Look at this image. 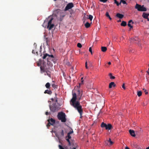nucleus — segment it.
<instances>
[{"mask_svg":"<svg viewBox=\"0 0 149 149\" xmlns=\"http://www.w3.org/2000/svg\"><path fill=\"white\" fill-rule=\"evenodd\" d=\"M48 122H50L51 125H53L55 123V121L54 119L52 118H51L50 119H48Z\"/></svg>","mask_w":149,"mask_h":149,"instance_id":"9b49d317","label":"nucleus"},{"mask_svg":"<svg viewBox=\"0 0 149 149\" xmlns=\"http://www.w3.org/2000/svg\"><path fill=\"white\" fill-rule=\"evenodd\" d=\"M109 76L110 77V79H114L115 78V77L114 76H112V74L111 73H109Z\"/></svg>","mask_w":149,"mask_h":149,"instance_id":"bb28decb","label":"nucleus"},{"mask_svg":"<svg viewBox=\"0 0 149 149\" xmlns=\"http://www.w3.org/2000/svg\"><path fill=\"white\" fill-rule=\"evenodd\" d=\"M129 132L130 134L133 137H135L136 136L135 132L133 130H129Z\"/></svg>","mask_w":149,"mask_h":149,"instance_id":"f8f14e48","label":"nucleus"},{"mask_svg":"<svg viewBox=\"0 0 149 149\" xmlns=\"http://www.w3.org/2000/svg\"><path fill=\"white\" fill-rule=\"evenodd\" d=\"M81 95L77 96L76 93H72V97L70 101V105L77 110L79 113L80 118L82 117L83 111L82 106L81 105L79 100H81Z\"/></svg>","mask_w":149,"mask_h":149,"instance_id":"f257e3e1","label":"nucleus"},{"mask_svg":"<svg viewBox=\"0 0 149 149\" xmlns=\"http://www.w3.org/2000/svg\"><path fill=\"white\" fill-rule=\"evenodd\" d=\"M93 16L91 15H88V18L91 20V21L93 19Z\"/></svg>","mask_w":149,"mask_h":149,"instance_id":"f704fd0d","label":"nucleus"},{"mask_svg":"<svg viewBox=\"0 0 149 149\" xmlns=\"http://www.w3.org/2000/svg\"><path fill=\"white\" fill-rule=\"evenodd\" d=\"M116 85L115 84V83L113 82H111L109 84V88H111L112 87H115Z\"/></svg>","mask_w":149,"mask_h":149,"instance_id":"2eb2a0df","label":"nucleus"},{"mask_svg":"<svg viewBox=\"0 0 149 149\" xmlns=\"http://www.w3.org/2000/svg\"><path fill=\"white\" fill-rule=\"evenodd\" d=\"M54 58V56L53 55H49L48 54V57L47 58V64L49 62V61H53V59Z\"/></svg>","mask_w":149,"mask_h":149,"instance_id":"1a4fd4ad","label":"nucleus"},{"mask_svg":"<svg viewBox=\"0 0 149 149\" xmlns=\"http://www.w3.org/2000/svg\"><path fill=\"white\" fill-rule=\"evenodd\" d=\"M120 21H121L120 20L119 21H118V22H120Z\"/></svg>","mask_w":149,"mask_h":149,"instance_id":"69168bd1","label":"nucleus"},{"mask_svg":"<svg viewBox=\"0 0 149 149\" xmlns=\"http://www.w3.org/2000/svg\"><path fill=\"white\" fill-rule=\"evenodd\" d=\"M112 127V125L111 124H109L107 125L105 129L106 130H110L111 129Z\"/></svg>","mask_w":149,"mask_h":149,"instance_id":"dca6fc26","label":"nucleus"},{"mask_svg":"<svg viewBox=\"0 0 149 149\" xmlns=\"http://www.w3.org/2000/svg\"><path fill=\"white\" fill-rule=\"evenodd\" d=\"M130 29L133 28V26L132 25L130 26Z\"/></svg>","mask_w":149,"mask_h":149,"instance_id":"4d7b16f0","label":"nucleus"},{"mask_svg":"<svg viewBox=\"0 0 149 149\" xmlns=\"http://www.w3.org/2000/svg\"><path fill=\"white\" fill-rule=\"evenodd\" d=\"M66 115L64 113L61 112L58 113L57 117L58 119L62 122H65L66 121Z\"/></svg>","mask_w":149,"mask_h":149,"instance_id":"7ed1b4c3","label":"nucleus"},{"mask_svg":"<svg viewBox=\"0 0 149 149\" xmlns=\"http://www.w3.org/2000/svg\"><path fill=\"white\" fill-rule=\"evenodd\" d=\"M114 3L116 4L117 6H118L120 4V3H119L118 1H117L116 0H115Z\"/></svg>","mask_w":149,"mask_h":149,"instance_id":"c9c22d12","label":"nucleus"},{"mask_svg":"<svg viewBox=\"0 0 149 149\" xmlns=\"http://www.w3.org/2000/svg\"><path fill=\"white\" fill-rule=\"evenodd\" d=\"M125 84H123L122 86V87L124 89H125Z\"/></svg>","mask_w":149,"mask_h":149,"instance_id":"de8ad7c7","label":"nucleus"},{"mask_svg":"<svg viewBox=\"0 0 149 149\" xmlns=\"http://www.w3.org/2000/svg\"><path fill=\"white\" fill-rule=\"evenodd\" d=\"M108 0H100V1L103 2V3L106 2Z\"/></svg>","mask_w":149,"mask_h":149,"instance_id":"79ce46f5","label":"nucleus"},{"mask_svg":"<svg viewBox=\"0 0 149 149\" xmlns=\"http://www.w3.org/2000/svg\"><path fill=\"white\" fill-rule=\"evenodd\" d=\"M47 89H50V84L49 83H47L45 85Z\"/></svg>","mask_w":149,"mask_h":149,"instance_id":"6ab92c4d","label":"nucleus"},{"mask_svg":"<svg viewBox=\"0 0 149 149\" xmlns=\"http://www.w3.org/2000/svg\"><path fill=\"white\" fill-rule=\"evenodd\" d=\"M111 42L110 41H109V45L111 43Z\"/></svg>","mask_w":149,"mask_h":149,"instance_id":"052dcab7","label":"nucleus"},{"mask_svg":"<svg viewBox=\"0 0 149 149\" xmlns=\"http://www.w3.org/2000/svg\"><path fill=\"white\" fill-rule=\"evenodd\" d=\"M116 16L120 19H122L124 17V15L119 13H118L116 15Z\"/></svg>","mask_w":149,"mask_h":149,"instance_id":"4468645a","label":"nucleus"},{"mask_svg":"<svg viewBox=\"0 0 149 149\" xmlns=\"http://www.w3.org/2000/svg\"><path fill=\"white\" fill-rule=\"evenodd\" d=\"M71 137L70 135L67 134V136L65 137L66 140L68 142V145L69 146H73L74 145V142L73 140H70Z\"/></svg>","mask_w":149,"mask_h":149,"instance_id":"39448f33","label":"nucleus"},{"mask_svg":"<svg viewBox=\"0 0 149 149\" xmlns=\"http://www.w3.org/2000/svg\"><path fill=\"white\" fill-rule=\"evenodd\" d=\"M73 131L72 130V131H70V132H69L68 133V134H69V135H70V134H72V133H73Z\"/></svg>","mask_w":149,"mask_h":149,"instance_id":"8fccbe9b","label":"nucleus"},{"mask_svg":"<svg viewBox=\"0 0 149 149\" xmlns=\"http://www.w3.org/2000/svg\"><path fill=\"white\" fill-rule=\"evenodd\" d=\"M60 133L62 136H64V131H63V130H61V131L60 132Z\"/></svg>","mask_w":149,"mask_h":149,"instance_id":"58836bf2","label":"nucleus"},{"mask_svg":"<svg viewBox=\"0 0 149 149\" xmlns=\"http://www.w3.org/2000/svg\"><path fill=\"white\" fill-rule=\"evenodd\" d=\"M48 54H45L44 55V56L42 57V58L43 59H45L46 58H47V57H48Z\"/></svg>","mask_w":149,"mask_h":149,"instance_id":"cd10ccee","label":"nucleus"},{"mask_svg":"<svg viewBox=\"0 0 149 149\" xmlns=\"http://www.w3.org/2000/svg\"><path fill=\"white\" fill-rule=\"evenodd\" d=\"M32 53H33L35 54V52L34 51V50H33L32 51Z\"/></svg>","mask_w":149,"mask_h":149,"instance_id":"603ef678","label":"nucleus"},{"mask_svg":"<svg viewBox=\"0 0 149 149\" xmlns=\"http://www.w3.org/2000/svg\"><path fill=\"white\" fill-rule=\"evenodd\" d=\"M46 40H47V38H46Z\"/></svg>","mask_w":149,"mask_h":149,"instance_id":"338daca9","label":"nucleus"},{"mask_svg":"<svg viewBox=\"0 0 149 149\" xmlns=\"http://www.w3.org/2000/svg\"><path fill=\"white\" fill-rule=\"evenodd\" d=\"M51 124L50 122H48V124L47 125V126L48 128H49L50 125H51Z\"/></svg>","mask_w":149,"mask_h":149,"instance_id":"ea45409f","label":"nucleus"},{"mask_svg":"<svg viewBox=\"0 0 149 149\" xmlns=\"http://www.w3.org/2000/svg\"><path fill=\"white\" fill-rule=\"evenodd\" d=\"M122 3L123 4H126V2L124 0H121L120 3Z\"/></svg>","mask_w":149,"mask_h":149,"instance_id":"e433bc0d","label":"nucleus"},{"mask_svg":"<svg viewBox=\"0 0 149 149\" xmlns=\"http://www.w3.org/2000/svg\"><path fill=\"white\" fill-rule=\"evenodd\" d=\"M40 68L42 73L44 72L45 71L49 70L50 69L47 65H45L44 64L41 65Z\"/></svg>","mask_w":149,"mask_h":149,"instance_id":"423d86ee","label":"nucleus"},{"mask_svg":"<svg viewBox=\"0 0 149 149\" xmlns=\"http://www.w3.org/2000/svg\"><path fill=\"white\" fill-rule=\"evenodd\" d=\"M44 93L45 94H47L49 95H51L52 93V92L50 90L47 89L45 91Z\"/></svg>","mask_w":149,"mask_h":149,"instance_id":"ddd939ff","label":"nucleus"},{"mask_svg":"<svg viewBox=\"0 0 149 149\" xmlns=\"http://www.w3.org/2000/svg\"><path fill=\"white\" fill-rule=\"evenodd\" d=\"M131 23H132V24H133L134 23V22H133L132 20H130L129 21L128 23L127 24V25L128 26L130 27L131 26V25L130 24Z\"/></svg>","mask_w":149,"mask_h":149,"instance_id":"393cba45","label":"nucleus"},{"mask_svg":"<svg viewBox=\"0 0 149 149\" xmlns=\"http://www.w3.org/2000/svg\"><path fill=\"white\" fill-rule=\"evenodd\" d=\"M58 147L60 149H65L62 147V146H61L60 145H59L58 146Z\"/></svg>","mask_w":149,"mask_h":149,"instance_id":"c03bdc74","label":"nucleus"},{"mask_svg":"<svg viewBox=\"0 0 149 149\" xmlns=\"http://www.w3.org/2000/svg\"><path fill=\"white\" fill-rule=\"evenodd\" d=\"M53 19L52 18H51L48 22L47 28L49 30L51 29L54 26V25L53 24H52Z\"/></svg>","mask_w":149,"mask_h":149,"instance_id":"0eeeda50","label":"nucleus"},{"mask_svg":"<svg viewBox=\"0 0 149 149\" xmlns=\"http://www.w3.org/2000/svg\"><path fill=\"white\" fill-rule=\"evenodd\" d=\"M85 26L86 28H88L91 25L89 23L87 22L85 24Z\"/></svg>","mask_w":149,"mask_h":149,"instance_id":"b1692460","label":"nucleus"},{"mask_svg":"<svg viewBox=\"0 0 149 149\" xmlns=\"http://www.w3.org/2000/svg\"><path fill=\"white\" fill-rule=\"evenodd\" d=\"M49 108L51 111L55 112L58 110L60 109V105L58 103H54L52 106L49 105Z\"/></svg>","mask_w":149,"mask_h":149,"instance_id":"f03ea898","label":"nucleus"},{"mask_svg":"<svg viewBox=\"0 0 149 149\" xmlns=\"http://www.w3.org/2000/svg\"><path fill=\"white\" fill-rule=\"evenodd\" d=\"M142 95V92L141 91H139L137 92V95L139 97L141 96Z\"/></svg>","mask_w":149,"mask_h":149,"instance_id":"473e14b6","label":"nucleus"},{"mask_svg":"<svg viewBox=\"0 0 149 149\" xmlns=\"http://www.w3.org/2000/svg\"><path fill=\"white\" fill-rule=\"evenodd\" d=\"M49 114H50L49 113V112H45V114L46 115H47Z\"/></svg>","mask_w":149,"mask_h":149,"instance_id":"3c124183","label":"nucleus"},{"mask_svg":"<svg viewBox=\"0 0 149 149\" xmlns=\"http://www.w3.org/2000/svg\"><path fill=\"white\" fill-rule=\"evenodd\" d=\"M101 50L103 52H105L107 50V48L106 47H101Z\"/></svg>","mask_w":149,"mask_h":149,"instance_id":"4be33fe9","label":"nucleus"},{"mask_svg":"<svg viewBox=\"0 0 149 149\" xmlns=\"http://www.w3.org/2000/svg\"><path fill=\"white\" fill-rule=\"evenodd\" d=\"M65 16V14H64L62 13L60 17V21H62L63 18Z\"/></svg>","mask_w":149,"mask_h":149,"instance_id":"aec40b11","label":"nucleus"},{"mask_svg":"<svg viewBox=\"0 0 149 149\" xmlns=\"http://www.w3.org/2000/svg\"><path fill=\"white\" fill-rule=\"evenodd\" d=\"M146 149H149V146L146 148Z\"/></svg>","mask_w":149,"mask_h":149,"instance_id":"e2e57ef3","label":"nucleus"},{"mask_svg":"<svg viewBox=\"0 0 149 149\" xmlns=\"http://www.w3.org/2000/svg\"><path fill=\"white\" fill-rule=\"evenodd\" d=\"M125 149H130V148L126 146L125 147Z\"/></svg>","mask_w":149,"mask_h":149,"instance_id":"864d4df0","label":"nucleus"},{"mask_svg":"<svg viewBox=\"0 0 149 149\" xmlns=\"http://www.w3.org/2000/svg\"><path fill=\"white\" fill-rule=\"evenodd\" d=\"M143 90L144 91V92L145 93L146 95L148 94V93L146 89H145L144 88H143Z\"/></svg>","mask_w":149,"mask_h":149,"instance_id":"a19ab883","label":"nucleus"},{"mask_svg":"<svg viewBox=\"0 0 149 149\" xmlns=\"http://www.w3.org/2000/svg\"><path fill=\"white\" fill-rule=\"evenodd\" d=\"M85 67L86 69L88 68V67L87 66V62H86L85 63Z\"/></svg>","mask_w":149,"mask_h":149,"instance_id":"09e8293b","label":"nucleus"},{"mask_svg":"<svg viewBox=\"0 0 149 149\" xmlns=\"http://www.w3.org/2000/svg\"><path fill=\"white\" fill-rule=\"evenodd\" d=\"M129 52H132V50H131V49H129Z\"/></svg>","mask_w":149,"mask_h":149,"instance_id":"5fc2aeb1","label":"nucleus"},{"mask_svg":"<svg viewBox=\"0 0 149 149\" xmlns=\"http://www.w3.org/2000/svg\"><path fill=\"white\" fill-rule=\"evenodd\" d=\"M55 95H56V101H55V102H56L55 103H58L57 102H58V100H57V97H56V95H57V94L56 93L55 94Z\"/></svg>","mask_w":149,"mask_h":149,"instance_id":"a18cd8bd","label":"nucleus"},{"mask_svg":"<svg viewBox=\"0 0 149 149\" xmlns=\"http://www.w3.org/2000/svg\"><path fill=\"white\" fill-rule=\"evenodd\" d=\"M74 7V4L72 3H68L65 7L64 10L65 11L68 10Z\"/></svg>","mask_w":149,"mask_h":149,"instance_id":"6e6552de","label":"nucleus"},{"mask_svg":"<svg viewBox=\"0 0 149 149\" xmlns=\"http://www.w3.org/2000/svg\"><path fill=\"white\" fill-rule=\"evenodd\" d=\"M146 19H147V20L148 21H149V19L148 18H148H146Z\"/></svg>","mask_w":149,"mask_h":149,"instance_id":"13d9d810","label":"nucleus"},{"mask_svg":"<svg viewBox=\"0 0 149 149\" xmlns=\"http://www.w3.org/2000/svg\"><path fill=\"white\" fill-rule=\"evenodd\" d=\"M121 26H125L127 25V23L126 22L123 21L120 24Z\"/></svg>","mask_w":149,"mask_h":149,"instance_id":"412c9836","label":"nucleus"},{"mask_svg":"<svg viewBox=\"0 0 149 149\" xmlns=\"http://www.w3.org/2000/svg\"><path fill=\"white\" fill-rule=\"evenodd\" d=\"M114 0V1H115V0Z\"/></svg>","mask_w":149,"mask_h":149,"instance_id":"774afa93","label":"nucleus"},{"mask_svg":"<svg viewBox=\"0 0 149 149\" xmlns=\"http://www.w3.org/2000/svg\"><path fill=\"white\" fill-rule=\"evenodd\" d=\"M109 146H111L113 143V142L111 140V139H109Z\"/></svg>","mask_w":149,"mask_h":149,"instance_id":"7c9ffc66","label":"nucleus"},{"mask_svg":"<svg viewBox=\"0 0 149 149\" xmlns=\"http://www.w3.org/2000/svg\"><path fill=\"white\" fill-rule=\"evenodd\" d=\"M95 8V6L94 4L93 3L92 6L91 7V8L94 9V8Z\"/></svg>","mask_w":149,"mask_h":149,"instance_id":"49530a36","label":"nucleus"},{"mask_svg":"<svg viewBox=\"0 0 149 149\" xmlns=\"http://www.w3.org/2000/svg\"><path fill=\"white\" fill-rule=\"evenodd\" d=\"M149 15V14H147L145 13H143L142 15V17L145 19L148 18V17Z\"/></svg>","mask_w":149,"mask_h":149,"instance_id":"f3484780","label":"nucleus"},{"mask_svg":"<svg viewBox=\"0 0 149 149\" xmlns=\"http://www.w3.org/2000/svg\"><path fill=\"white\" fill-rule=\"evenodd\" d=\"M135 8L138 11H139L144 12L147 10L146 8L144 7V5H141L138 3H136L135 6Z\"/></svg>","mask_w":149,"mask_h":149,"instance_id":"20e7f679","label":"nucleus"},{"mask_svg":"<svg viewBox=\"0 0 149 149\" xmlns=\"http://www.w3.org/2000/svg\"><path fill=\"white\" fill-rule=\"evenodd\" d=\"M51 100H52V101H54V99H53V98H51Z\"/></svg>","mask_w":149,"mask_h":149,"instance_id":"bf43d9fd","label":"nucleus"},{"mask_svg":"<svg viewBox=\"0 0 149 149\" xmlns=\"http://www.w3.org/2000/svg\"><path fill=\"white\" fill-rule=\"evenodd\" d=\"M131 41H138V43L139 45L141 46V45L139 43V39L138 37H135V38H131Z\"/></svg>","mask_w":149,"mask_h":149,"instance_id":"9d476101","label":"nucleus"},{"mask_svg":"<svg viewBox=\"0 0 149 149\" xmlns=\"http://www.w3.org/2000/svg\"><path fill=\"white\" fill-rule=\"evenodd\" d=\"M108 64L109 65H110L111 64V63L110 62H109L108 63Z\"/></svg>","mask_w":149,"mask_h":149,"instance_id":"6e6d98bb","label":"nucleus"},{"mask_svg":"<svg viewBox=\"0 0 149 149\" xmlns=\"http://www.w3.org/2000/svg\"><path fill=\"white\" fill-rule=\"evenodd\" d=\"M106 16L108 17L110 20H111L112 19L109 15V13L108 12H107L106 13Z\"/></svg>","mask_w":149,"mask_h":149,"instance_id":"a878e982","label":"nucleus"},{"mask_svg":"<svg viewBox=\"0 0 149 149\" xmlns=\"http://www.w3.org/2000/svg\"><path fill=\"white\" fill-rule=\"evenodd\" d=\"M45 72H46V73L45 74V75H46V74L49 77H50V73L51 72L49 70H48L47 71H45Z\"/></svg>","mask_w":149,"mask_h":149,"instance_id":"a211bd4d","label":"nucleus"},{"mask_svg":"<svg viewBox=\"0 0 149 149\" xmlns=\"http://www.w3.org/2000/svg\"><path fill=\"white\" fill-rule=\"evenodd\" d=\"M107 125L104 122H102L101 125V127L102 128L105 127L106 128Z\"/></svg>","mask_w":149,"mask_h":149,"instance_id":"5701e85b","label":"nucleus"},{"mask_svg":"<svg viewBox=\"0 0 149 149\" xmlns=\"http://www.w3.org/2000/svg\"><path fill=\"white\" fill-rule=\"evenodd\" d=\"M77 46L79 48H81L82 47V45L81 43H78L77 44Z\"/></svg>","mask_w":149,"mask_h":149,"instance_id":"4c0bfd02","label":"nucleus"},{"mask_svg":"<svg viewBox=\"0 0 149 149\" xmlns=\"http://www.w3.org/2000/svg\"><path fill=\"white\" fill-rule=\"evenodd\" d=\"M89 51L91 53V54H92V48H91V47H90L89 48Z\"/></svg>","mask_w":149,"mask_h":149,"instance_id":"37998d69","label":"nucleus"},{"mask_svg":"<svg viewBox=\"0 0 149 149\" xmlns=\"http://www.w3.org/2000/svg\"><path fill=\"white\" fill-rule=\"evenodd\" d=\"M72 149H76L75 148H72Z\"/></svg>","mask_w":149,"mask_h":149,"instance_id":"0e129e2a","label":"nucleus"},{"mask_svg":"<svg viewBox=\"0 0 149 149\" xmlns=\"http://www.w3.org/2000/svg\"><path fill=\"white\" fill-rule=\"evenodd\" d=\"M109 140L106 141H105V142L104 145L105 146H109Z\"/></svg>","mask_w":149,"mask_h":149,"instance_id":"72a5a7b5","label":"nucleus"},{"mask_svg":"<svg viewBox=\"0 0 149 149\" xmlns=\"http://www.w3.org/2000/svg\"><path fill=\"white\" fill-rule=\"evenodd\" d=\"M83 77H81V83H79V88L80 87L81 85H82L83 84L84 80H83Z\"/></svg>","mask_w":149,"mask_h":149,"instance_id":"c85d7f7f","label":"nucleus"},{"mask_svg":"<svg viewBox=\"0 0 149 149\" xmlns=\"http://www.w3.org/2000/svg\"><path fill=\"white\" fill-rule=\"evenodd\" d=\"M52 87L53 88H54V89L57 88L58 86L57 85H56L55 84H52Z\"/></svg>","mask_w":149,"mask_h":149,"instance_id":"2f4dec72","label":"nucleus"},{"mask_svg":"<svg viewBox=\"0 0 149 149\" xmlns=\"http://www.w3.org/2000/svg\"><path fill=\"white\" fill-rule=\"evenodd\" d=\"M82 92H80V91L79 90H78L77 91V96H79V95L80 94L81 95V96L82 95Z\"/></svg>","mask_w":149,"mask_h":149,"instance_id":"c756f323","label":"nucleus"},{"mask_svg":"<svg viewBox=\"0 0 149 149\" xmlns=\"http://www.w3.org/2000/svg\"><path fill=\"white\" fill-rule=\"evenodd\" d=\"M46 21V20H45L44 22V24H43V25H44L45 24V22Z\"/></svg>","mask_w":149,"mask_h":149,"instance_id":"680f3d73","label":"nucleus"}]
</instances>
